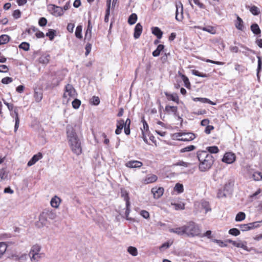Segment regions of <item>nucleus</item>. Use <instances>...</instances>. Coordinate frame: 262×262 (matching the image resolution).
Listing matches in <instances>:
<instances>
[{"label":"nucleus","mask_w":262,"mask_h":262,"mask_svg":"<svg viewBox=\"0 0 262 262\" xmlns=\"http://www.w3.org/2000/svg\"><path fill=\"white\" fill-rule=\"evenodd\" d=\"M244 22L242 19L237 15L236 20L235 21V26L239 30L243 31L245 29Z\"/></svg>","instance_id":"412c9836"},{"label":"nucleus","mask_w":262,"mask_h":262,"mask_svg":"<svg viewBox=\"0 0 262 262\" xmlns=\"http://www.w3.org/2000/svg\"><path fill=\"white\" fill-rule=\"evenodd\" d=\"M196 157L200 162L199 169L201 172L208 171L214 162L213 157L206 150H199L196 152Z\"/></svg>","instance_id":"f03ea898"},{"label":"nucleus","mask_w":262,"mask_h":262,"mask_svg":"<svg viewBox=\"0 0 262 262\" xmlns=\"http://www.w3.org/2000/svg\"><path fill=\"white\" fill-rule=\"evenodd\" d=\"M143 30L142 26L140 23H138L136 24L134 32V37L135 39H138L140 37Z\"/></svg>","instance_id":"2eb2a0df"},{"label":"nucleus","mask_w":262,"mask_h":262,"mask_svg":"<svg viewBox=\"0 0 262 262\" xmlns=\"http://www.w3.org/2000/svg\"><path fill=\"white\" fill-rule=\"evenodd\" d=\"M257 58L258 59V64L256 71L257 75H258L259 73L262 70V58L259 56H257Z\"/></svg>","instance_id":"a18cd8bd"},{"label":"nucleus","mask_w":262,"mask_h":262,"mask_svg":"<svg viewBox=\"0 0 262 262\" xmlns=\"http://www.w3.org/2000/svg\"><path fill=\"white\" fill-rule=\"evenodd\" d=\"M42 158V155L41 152H38V154L34 155L31 159L28 161L27 163L28 166H31L34 165L36 162H37L39 159Z\"/></svg>","instance_id":"dca6fc26"},{"label":"nucleus","mask_w":262,"mask_h":262,"mask_svg":"<svg viewBox=\"0 0 262 262\" xmlns=\"http://www.w3.org/2000/svg\"><path fill=\"white\" fill-rule=\"evenodd\" d=\"M48 10L51 14L56 17L62 16L63 14L62 8L53 4L49 5Z\"/></svg>","instance_id":"39448f33"},{"label":"nucleus","mask_w":262,"mask_h":262,"mask_svg":"<svg viewBox=\"0 0 262 262\" xmlns=\"http://www.w3.org/2000/svg\"><path fill=\"white\" fill-rule=\"evenodd\" d=\"M246 217V214L243 212H238L235 217V221L236 222H241L245 220Z\"/></svg>","instance_id":"58836bf2"},{"label":"nucleus","mask_w":262,"mask_h":262,"mask_svg":"<svg viewBox=\"0 0 262 262\" xmlns=\"http://www.w3.org/2000/svg\"><path fill=\"white\" fill-rule=\"evenodd\" d=\"M152 33L155 35L158 39H161L163 35V32L157 27H154L151 28Z\"/></svg>","instance_id":"b1692460"},{"label":"nucleus","mask_w":262,"mask_h":262,"mask_svg":"<svg viewBox=\"0 0 262 262\" xmlns=\"http://www.w3.org/2000/svg\"><path fill=\"white\" fill-rule=\"evenodd\" d=\"M47 22L48 21L46 18L42 17L38 20V25L40 27H45L47 25Z\"/></svg>","instance_id":"6e6d98bb"},{"label":"nucleus","mask_w":262,"mask_h":262,"mask_svg":"<svg viewBox=\"0 0 262 262\" xmlns=\"http://www.w3.org/2000/svg\"><path fill=\"white\" fill-rule=\"evenodd\" d=\"M11 116L15 118L14 132H16L19 127V118L18 117V108L17 107L14 108V111L10 114Z\"/></svg>","instance_id":"9b49d317"},{"label":"nucleus","mask_w":262,"mask_h":262,"mask_svg":"<svg viewBox=\"0 0 262 262\" xmlns=\"http://www.w3.org/2000/svg\"><path fill=\"white\" fill-rule=\"evenodd\" d=\"M193 100L195 102L200 101L203 103H208V104H210L211 105L215 104V103L213 102L209 99L206 98L196 97V98H193Z\"/></svg>","instance_id":"a878e982"},{"label":"nucleus","mask_w":262,"mask_h":262,"mask_svg":"<svg viewBox=\"0 0 262 262\" xmlns=\"http://www.w3.org/2000/svg\"><path fill=\"white\" fill-rule=\"evenodd\" d=\"M46 35L49 38L50 40H53L56 36V31L54 29H49Z\"/></svg>","instance_id":"f704fd0d"},{"label":"nucleus","mask_w":262,"mask_h":262,"mask_svg":"<svg viewBox=\"0 0 262 262\" xmlns=\"http://www.w3.org/2000/svg\"><path fill=\"white\" fill-rule=\"evenodd\" d=\"M211 230H207L205 233L202 234L200 232V234L199 235V237H207L208 238H211Z\"/></svg>","instance_id":"e2e57ef3"},{"label":"nucleus","mask_w":262,"mask_h":262,"mask_svg":"<svg viewBox=\"0 0 262 262\" xmlns=\"http://www.w3.org/2000/svg\"><path fill=\"white\" fill-rule=\"evenodd\" d=\"M246 8L249 9L250 12L254 15H258L260 13L259 8L255 6L250 7L249 6H246Z\"/></svg>","instance_id":"c756f323"},{"label":"nucleus","mask_w":262,"mask_h":262,"mask_svg":"<svg viewBox=\"0 0 262 262\" xmlns=\"http://www.w3.org/2000/svg\"><path fill=\"white\" fill-rule=\"evenodd\" d=\"M138 19L137 15L136 13H132L128 18V23L130 25H133L136 23Z\"/></svg>","instance_id":"473e14b6"},{"label":"nucleus","mask_w":262,"mask_h":262,"mask_svg":"<svg viewBox=\"0 0 262 262\" xmlns=\"http://www.w3.org/2000/svg\"><path fill=\"white\" fill-rule=\"evenodd\" d=\"M60 201L61 200L59 197L57 196H54L51 200V205L53 207L57 208L59 205Z\"/></svg>","instance_id":"c85d7f7f"},{"label":"nucleus","mask_w":262,"mask_h":262,"mask_svg":"<svg viewBox=\"0 0 262 262\" xmlns=\"http://www.w3.org/2000/svg\"><path fill=\"white\" fill-rule=\"evenodd\" d=\"M124 127V120L123 119L117 120V128L115 130V134L116 135H119L120 134H121L122 130Z\"/></svg>","instance_id":"5701e85b"},{"label":"nucleus","mask_w":262,"mask_h":262,"mask_svg":"<svg viewBox=\"0 0 262 262\" xmlns=\"http://www.w3.org/2000/svg\"><path fill=\"white\" fill-rule=\"evenodd\" d=\"M34 97L36 102H40L42 98V93L41 92V90L37 89H34Z\"/></svg>","instance_id":"393cba45"},{"label":"nucleus","mask_w":262,"mask_h":262,"mask_svg":"<svg viewBox=\"0 0 262 262\" xmlns=\"http://www.w3.org/2000/svg\"><path fill=\"white\" fill-rule=\"evenodd\" d=\"M235 160V155L232 152H226L223 159L222 161L227 164H231Z\"/></svg>","instance_id":"9d476101"},{"label":"nucleus","mask_w":262,"mask_h":262,"mask_svg":"<svg viewBox=\"0 0 262 262\" xmlns=\"http://www.w3.org/2000/svg\"><path fill=\"white\" fill-rule=\"evenodd\" d=\"M158 177L154 174H149L146 176L145 179H143L142 182L144 184H148L157 181Z\"/></svg>","instance_id":"ddd939ff"},{"label":"nucleus","mask_w":262,"mask_h":262,"mask_svg":"<svg viewBox=\"0 0 262 262\" xmlns=\"http://www.w3.org/2000/svg\"><path fill=\"white\" fill-rule=\"evenodd\" d=\"M29 256L32 262L38 261L41 258V256L40 253H37V254H32V255Z\"/></svg>","instance_id":"79ce46f5"},{"label":"nucleus","mask_w":262,"mask_h":262,"mask_svg":"<svg viewBox=\"0 0 262 262\" xmlns=\"http://www.w3.org/2000/svg\"><path fill=\"white\" fill-rule=\"evenodd\" d=\"M10 39V37L6 34H3L0 36V45L8 43Z\"/></svg>","instance_id":"c9c22d12"},{"label":"nucleus","mask_w":262,"mask_h":262,"mask_svg":"<svg viewBox=\"0 0 262 262\" xmlns=\"http://www.w3.org/2000/svg\"><path fill=\"white\" fill-rule=\"evenodd\" d=\"M7 249V246L5 243H0V258L4 254Z\"/></svg>","instance_id":"4d7b16f0"},{"label":"nucleus","mask_w":262,"mask_h":262,"mask_svg":"<svg viewBox=\"0 0 262 262\" xmlns=\"http://www.w3.org/2000/svg\"><path fill=\"white\" fill-rule=\"evenodd\" d=\"M178 137H182L179 140L183 141H189L193 140L195 138V135L192 133H183L180 132L178 133Z\"/></svg>","instance_id":"6e6552de"},{"label":"nucleus","mask_w":262,"mask_h":262,"mask_svg":"<svg viewBox=\"0 0 262 262\" xmlns=\"http://www.w3.org/2000/svg\"><path fill=\"white\" fill-rule=\"evenodd\" d=\"M214 129V127L212 125H207L205 129V133L207 134H209L212 130Z\"/></svg>","instance_id":"774afa93"},{"label":"nucleus","mask_w":262,"mask_h":262,"mask_svg":"<svg viewBox=\"0 0 262 262\" xmlns=\"http://www.w3.org/2000/svg\"><path fill=\"white\" fill-rule=\"evenodd\" d=\"M194 28L202 30L203 31L210 33L211 34H215L216 33V30H215V28L212 26H208L205 27H201L200 26H198V27H194Z\"/></svg>","instance_id":"4be33fe9"},{"label":"nucleus","mask_w":262,"mask_h":262,"mask_svg":"<svg viewBox=\"0 0 262 262\" xmlns=\"http://www.w3.org/2000/svg\"><path fill=\"white\" fill-rule=\"evenodd\" d=\"M195 148H196V147L194 145H189V146H188L187 147L182 148L180 150V152L182 153L185 152H188V151H192L194 149H195Z\"/></svg>","instance_id":"49530a36"},{"label":"nucleus","mask_w":262,"mask_h":262,"mask_svg":"<svg viewBox=\"0 0 262 262\" xmlns=\"http://www.w3.org/2000/svg\"><path fill=\"white\" fill-rule=\"evenodd\" d=\"M66 134L72 151L76 155H80L82 152L81 141L72 125H67Z\"/></svg>","instance_id":"f257e3e1"},{"label":"nucleus","mask_w":262,"mask_h":262,"mask_svg":"<svg viewBox=\"0 0 262 262\" xmlns=\"http://www.w3.org/2000/svg\"><path fill=\"white\" fill-rule=\"evenodd\" d=\"M261 222H262V221L250 223L247 224H241L238 226L242 231H246L259 227L260 226L259 223Z\"/></svg>","instance_id":"423d86ee"},{"label":"nucleus","mask_w":262,"mask_h":262,"mask_svg":"<svg viewBox=\"0 0 262 262\" xmlns=\"http://www.w3.org/2000/svg\"><path fill=\"white\" fill-rule=\"evenodd\" d=\"M178 108L177 106H171L169 105H166L165 107L164 111L168 114V115H172L173 114L174 111L177 110Z\"/></svg>","instance_id":"bb28decb"},{"label":"nucleus","mask_w":262,"mask_h":262,"mask_svg":"<svg viewBox=\"0 0 262 262\" xmlns=\"http://www.w3.org/2000/svg\"><path fill=\"white\" fill-rule=\"evenodd\" d=\"M233 182L231 180L229 181L225 184L223 188L219 189L217 194V198H226L231 195L233 191Z\"/></svg>","instance_id":"20e7f679"},{"label":"nucleus","mask_w":262,"mask_h":262,"mask_svg":"<svg viewBox=\"0 0 262 262\" xmlns=\"http://www.w3.org/2000/svg\"><path fill=\"white\" fill-rule=\"evenodd\" d=\"M72 106L75 109H77L79 107L81 104V101L78 99H75L72 102Z\"/></svg>","instance_id":"603ef678"},{"label":"nucleus","mask_w":262,"mask_h":262,"mask_svg":"<svg viewBox=\"0 0 262 262\" xmlns=\"http://www.w3.org/2000/svg\"><path fill=\"white\" fill-rule=\"evenodd\" d=\"M202 206L205 209V212L207 213L208 211H211V208L210 207L209 204L208 202L204 201L202 203Z\"/></svg>","instance_id":"5fc2aeb1"},{"label":"nucleus","mask_w":262,"mask_h":262,"mask_svg":"<svg viewBox=\"0 0 262 262\" xmlns=\"http://www.w3.org/2000/svg\"><path fill=\"white\" fill-rule=\"evenodd\" d=\"M128 252L133 256H136L138 254V251L136 247L129 246L127 249Z\"/></svg>","instance_id":"de8ad7c7"},{"label":"nucleus","mask_w":262,"mask_h":262,"mask_svg":"<svg viewBox=\"0 0 262 262\" xmlns=\"http://www.w3.org/2000/svg\"><path fill=\"white\" fill-rule=\"evenodd\" d=\"M192 73L193 75H194L195 76L201 77H208L207 74H204L203 73H201L199 71L196 70H193L192 71Z\"/></svg>","instance_id":"8fccbe9b"},{"label":"nucleus","mask_w":262,"mask_h":262,"mask_svg":"<svg viewBox=\"0 0 262 262\" xmlns=\"http://www.w3.org/2000/svg\"><path fill=\"white\" fill-rule=\"evenodd\" d=\"M50 58L49 54L42 55L39 58L38 61L41 63L47 64L49 62Z\"/></svg>","instance_id":"72a5a7b5"},{"label":"nucleus","mask_w":262,"mask_h":262,"mask_svg":"<svg viewBox=\"0 0 262 262\" xmlns=\"http://www.w3.org/2000/svg\"><path fill=\"white\" fill-rule=\"evenodd\" d=\"M91 49H92V44L90 43V42H87V43L86 44L85 47V54L86 56H87L91 52Z\"/></svg>","instance_id":"69168bd1"},{"label":"nucleus","mask_w":262,"mask_h":262,"mask_svg":"<svg viewBox=\"0 0 262 262\" xmlns=\"http://www.w3.org/2000/svg\"><path fill=\"white\" fill-rule=\"evenodd\" d=\"M142 122L143 123V128H142L144 132H147L149 131L148 125L147 122L144 120V118L142 119Z\"/></svg>","instance_id":"052dcab7"},{"label":"nucleus","mask_w":262,"mask_h":262,"mask_svg":"<svg viewBox=\"0 0 262 262\" xmlns=\"http://www.w3.org/2000/svg\"><path fill=\"white\" fill-rule=\"evenodd\" d=\"M228 233L229 234H231L233 236H237L240 234L239 230L238 229H237V228H235L230 229L229 230Z\"/></svg>","instance_id":"864d4df0"},{"label":"nucleus","mask_w":262,"mask_h":262,"mask_svg":"<svg viewBox=\"0 0 262 262\" xmlns=\"http://www.w3.org/2000/svg\"><path fill=\"white\" fill-rule=\"evenodd\" d=\"M121 196L125 201L126 206H130L129 198L128 192L124 188L121 189Z\"/></svg>","instance_id":"6ab92c4d"},{"label":"nucleus","mask_w":262,"mask_h":262,"mask_svg":"<svg viewBox=\"0 0 262 262\" xmlns=\"http://www.w3.org/2000/svg\"><path fill=\"white\" fill-rule=\"evenodd\" d=\"M213 242L217 244L221 247H226L227 246L228 242H223L221 240L214 239L212 240Z\"/></svg>","instance_id":"3c124183"},{"label":"nucleus","mask_w":262,"mask_h":262,"mask_svg":"<svg viewBox=\"0 0 262 262\" xmlns=\"http://www.w3.org/2000/svg\"><path fill=\"white\" fill-rule=\"evenodd\" d=\"M164 94L166 96V97L168 100L173 101L176 102L177 104H179V97L176 93H173V94H171L167 92H165Z\"/></svg>","instance_id":"a211bd4d"},{"label":"nucleus","mask_w":262,"mask_h":262,"mask_svg":"<svg viewBox=\"0 0 262 262\" xmlns=\"http://www.w3.org/2000/svg\"><path fill=\"white\" fill-rule=\"evenodd\" d=\"M140 215L144 217V219H148L149 217V213L148 211L146 210H142L140 212Z\"/></svg>","instance_id":"338daca9"},{"label":"nucleus","mask_w":262,"mask_h":262,"mask_svg":"<svg viewBox=\"0 0 262 262\" xmlns=\"http://www.w3.org/2000/svg\"><path fill=\"white\" fill-rule=\"evenodd\" d=\"M18 47L20 49L28 51L30 49V44L27 42H23L19 45Z\"/></svg>","instance_id":"ea45409f"},{"label":"nucleus","mask_w":262,"mask_h":262,"mask_svg":"<svg viewBox=\"0 0 262 262\" xmlns=\"http://www.w3.org/2000/svg\"><path fill=\"white\" fill-rule=\"evenodd\" d=\"M174 190L178 193H182L184 191L183 185L180 183H177L174 187Z\"/></svg>","instance_id":"a19ab883"},{"label":"nucleus","mask_w":262,"mask_h":262,"mask_svg":"<svg viewBox=\"0 0 262 262\" xmlns=\"http://www.w3.org/2000/svg\"><path fill=\"white\" fill-rule=\"evenodd\" d=\"M164 46L163 45H159L157 49L154 51L152 53V55L154 57H158L160 55L162 51L163 50Z\"/></svg>","instance_id":"2f4dec72"},{"label":"nucleus","mask_w":262,"mask_h":262,"mask_svg":"<svg viewBox=\"0 0 262 262\" xmlns=\"http://www.w3.org/2000/svg\"><path fill=\"white\" fill-rule=\"evenodd\" d=\"M90 103L94 105H98L100 103V99L97 96H93L90 100Z\"/></svg>","instance_id":"09e8293b"},{"label":"nucleus","mask_w":262,"mask_h":262,"mask_svg":"<svg viewBox=\"0 0 262 262\" xmlns=\"http://www.w3.org/2000/svg\"><path fill=\"white\" fill-rule=\"evenodd\" d=\"M176 19L178 21H181L183 18V8L182 4L179 2L176 4Z\"/></svg>","instance_id":"1a4fd4ad"},{"label":"nucleus","mask_w":262,"mask_h":262,"mask_svg":"<svg viewBox=\"0 0 262 262\" xmlns=\"http://www.w3.org/2000/svg\"><path fill=\"white\" fill-rule=\"evenodd\" d=\"M21 14V11L17 9L14 11L12 15L15 19H18L20 17Z\"/></svg>","instance_id":"680f3d73"},{"label":"nucleus","mask_w":262,"mask_h":262,"mask_svg":"<svg viewBox=\"0 0 262 262\" xmlns=\"http://www.w3.org/2000/svg\"><path fill=\"white\" fill-rule=\"evenodd\" d=\"M29 255L27 254H22L19 256V262H26L28 260Z\"/></svg>","instance_id":"0e129e2a"},{"label":"nucleus","mask_w":262,"mask_h":262,"mask_svg":"<svg viewBox=\"0 0 262 262\" xmlns=\"http://www.w3.org/2000/svg\"><path fill=\"white\" fill-rule=\"evenodd\" d=\"M41 250V247L38 245H33L31 249L29 252V256H31L32 254H37L39 253Z\"/></svg>","instance_id":"7c9ffc66"},{"label":"nucleus","mask_w":262,"mask_h":262,"mask_svg":"<svg viewBox=\"0 0 262 262\" xmlns=\"http://www.w3.org/2000/svg\"><path fill=\"white\" fill-rule=\"evenodd\" d=\"M185 225L182 227L176 228H171L169 229V231L170 233H174L178 235L183 236L186 235V231H185Z\"/></svg>","instance_id":"f8f14e48"},{"label":"nucleus","mask_w":262,"mask_h":262,"mask_svg":"<svg viewBox=\"0 0 262 262\" xmlns=\"http://www.w3.org/2000/svg\"><path fill=\"white\" fill-rule=\"evenodd\" d=\"M82 27L81 25H78L76 28L75 34L76 37L78 39H81L82 38Z\"/></svg>","instance_id":"4c0bfd02"},{"label":"nucleus","mask_w":262,"mask_h":262,"mask_svg":"<svg viewBox=\"0 0 262 262\" xmlns=\"http://www.w3.org/2000/svg\"><path fill=\"white\" fill-rule=\"evenodd\" d=\"M142 165V163L139 161H130L125 164V166L129 168H139Z\"/></svg>","instance_id":"f3484780"},{"label":"nucleus","mask_w":262,"mask_h":262,"mask_svg":"<svg viewBox=\"0 0 262 262\" xmlns=\"http://www.w3.org/2000/svg\"><path fill=\"white\" fill-rule=\"evenodd\" d=\"M12 81L13 78L10 77H6L3 78L1 80L2 83L5 84H8Z\"/></svg>","instance_id":"13d9d810"},{"label":"nucleus","mask_w":262,"mask_h":262,"mask_svg":"<svg viewBox=\"0 0 262 262\" xmlns=\"http://www.w3.org/2000/svg\"><path fill=\"white\" fill-rule=\"evenodd\" d=\"M151 192L155 199H159L163 194L164 188L163 187H154L151 189Z\"/></svg>","instance_id":"4468645a"},{"label":"nucleus","mask_w":262,"mask_h":262,"mask_svg":"<svg viewBox=\"0 0 262 262\" xmlns=\"http://www.w3.org/2000/svg\"><path fill=\"white\" fill-rule=\"evenodd\" d=\"M250 29L251 31L255 35H260L261 33V30L256 23H253L251 25Z\"/></svg>","instance_id":"cd10ccee"},{"label":"nucleus","mask_w":262,"mask_h":262,"mask_svg":"<svg viewBox=\"0 0 262 262\" xmlns=\"http://www.w3.org/2000/svg\"><path fill=\"white\" fill-rule=\"evenodd\" d=\"M246 242H244L243 243H238V245H237V247L241 248L247 251H250V249H248V248L246 246Z\"/></svg>","instance_id":"bf43d9fd"},{"label":"nucleus","mask_w":262,"mask_h":262,"mask_svg":"<svg viewBox=\"0 0 262 262\" xmlns=\"http://www.w3.org/2000/svg\"><path fill=\"white\" fill-rule=\"evenodd\" d=\"M178 74L183 81L184 86L187 89H190L191 87V84L188 78L186 75L183 74L180 71L178 72Z\"/></svg>","instance_id":"aec40b11"},{"label":"nucleus","mask_w":262,"mask_h":262,"mask_svg":"<svg viewBox=\"0 0 262 262\" xmlns=\"http://www.w3.org/2000/svg\"><path fill=\"white\" fill-rule=\"evenodd\" d=\"M76 95V91L72 85L68 84L65 86V92L63 94V98H67L69 96L70 97H74Z\"/></svg>","instance_id":"0eeeda50"},{"label":"nucleus","mask_w":262,"mask_h":262,"mask_svg":"<svg viewBox=\"0 0 262 262\" xmlns=\"http://www.w3.org/2000/svg\"><path fill=\"white\" fill-rule=\"evenodd\" d=\"M206 151L211 155V154L218 153L219 149L216 146H211L206 147Z\"/></svg>","instance_id":"e433bc0d"},{"label":"nucleus","mask_w":262,"mask_h":262,"mask_svg":"<svg viewBox=\"0 0 262 262\" xmlns=\"http://www.w3.org/2000/svg\"><path fill=\"white\" fill-rule=\"evenodd\" d=\"M171 205L173 206L174 209L177 210H183L185 208V205L183 203H171Z\"/></svg>","instance_id":"c03bdc74"},{"label":"nucleus","mask_w":262,"mask_h":262,"mask_svg":"<svg viewBox=\"0 0 262 262\" xmlns=\"http://www.w3.org/2000/svg\"><path fill=\"white\" fill-rule=\"evenodd\" d=\"M252 177L255 181L262 180V173L258 171L254 172Z\"/></svg>","instance_id":"37998d69"},{"label":"nucleus","mask_w":262,"mask_h":262,"mask_svg":"<svg viewBox=\"0 0 262 262\" xmlns=\"http://www.w3.org/2000/svg\"><path fill=\"white\" fill-rule=\"evenodd\" d=\"M186 228V236L187 237L199 236L201 229L199 226L193 222H189L187 225H185Z\"/></svg>","instance_id":"7ed1b4c3"}]
</instances>
